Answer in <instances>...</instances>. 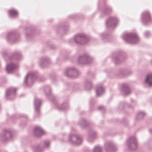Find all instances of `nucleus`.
Returning <instances> with one entry per match:
<instances>
[{"label":"nucleus","mask_w":152,"mask_h":152,"mask_svg":"<svg viewBox=\"0 0 152 152\" xmlns=\"http://www.w3.org/2000/svg\"><path fill=\"white\" fill-rule=\"evenodd\" d=\"M122 37L126 42L129 43L135 44L139 41L138 37L134 33H124Z\"/></svg>","instance_id":"obj_1"},{"label":"nucleus","mask_w":152,"mask_h":152,"mask_svg":"<svg viewBox=\"0 0 152 152\" xmlns=\"http://www.w3.org/2000/svg\"><path fill=\"white\" fill-rule=\"evenodd\" d=\"M64 74L68 77L76 78L80 75V73L76 68L72 67L66 68Z\"/></svg>","instance_id":"obj_2"},{"label":"nucleus","mask_w":152,"mask_h":152,"mask_svg":"<svg viewBox=\"0 0 152 152\" xmlns=\"http://www.w3.org/2000/svg\"><path fill=\"white\" fill-rule=\"evenodd\" d=\"M75 42L77 44L83 45L87 43L89 40V39L85 34H79L76 35L74 38Z\"/></svg>","instance_id":"obj_3"},{"label":"nucleus","mask_w":152,"mask_h":152,"mask_svg":"<svg viewBox=\"0 0 152 152\" xmlns=\"http://www.w3.org/2000/svg\"><path fill=\"white\" fill-rule=\"evenodd\" d=\"M37 73L35 72H31L28 74L25 80V83L27 86H30L36 79Z\"/></svg>","instance_id":"obj_4"},{"label":"nucleus","mask_w":152,"mask_h":152,"mask_svg":"<svg viewBox=\"0 0 152 152\" xmlns=\"http://www.w3.org/2000/svg\"><path fill=\"white\" fill-rule=\"evenodd\" d=\"M68 142L72 145H78L82 143L83 139L79 136L70 134L69 135Z\"/></svg>","instance_id":"obj_5"},{"label":"nucleus","mask_w":152,"mask_h":152,"mask_svg":"<svg viewBox=\"0 0 152 152\" xmlns=\"http://www.w3.org/2000/svg\"><path fill=\"white\" fill-rule=\"evenodd\" d=\"M127 145L129 149L132 151L135 150L137 148V142L136 138L131 137L126 141Z\"/></svg>","instance_id":"obj_6"},{"label":"nucleus","mask_w":152,"mask_h":152,"mask_svg":"<svg viewBox=\"0 0 152 152\" xmlns=\"http://www.w3.org/2000/svg\"><path fill=\"white\" fill-rule=\"evenodd\" d=\"M93 59L88 55H84L80 56L78 59L77 62L80 64H88L91 63Z\"/></svg>","instance_id":"obj_7"},{"label":"nucleus","mask_w":152,"mask_h":152,"mask_svg":"<svg viewBox=\"0 0 152 152\" xmlns=\"http://www.w3.org/2000/svg\"><path fill=\"white\" fill-rule=\"evenodd\" d=\"M19 36L17 35L14 31H11L8 33L7 37V42L10 44H13L18 40Z\"/></svg>","instance_id":"obj_8"},{"label":"nucleus","mask_w":152,"mask_h":152,"mask_svg":"<svg viewBox=\"0 0 152 152\" xmlns=\"http://www.w3.org/2000/svg\"><path fill=\"white\" fill-rule=\"evenodd\" d=\"M118 22V19L116 18L111 17L107 20L106 23L107 27L113 28L117 25Z\"/></svg>","instance_id":"obj_9"},{"label":"nucleus","mask_w":152,"mask_h":152,"mask_svg":"<svg viewBox=\"0 0 152 152\" xmlns=\"http://www.w3.org/2000/svg\"><path fill=\"white\" fill-rule=\"evenodd\" d=\"M50 63V59L46 57L41 58L39 61V66L42 68L48 67Z\"/></svg>","instance_id":"obj_10"},{"label":"nucleus","mask_w":152,"mask_h":152,"mask_svg":"<svg viewBox=\"0 0 152 152\" xmlns=\"http://www.w3.org/2000/svg\"><path fill=\"white\" fill-rule=\"evenodd\" d=\"M1 140L3 142L9 140H12V135L10 132L6 130L4 131L1 135Z\"/></svg>","instance_id":"obj_11"},{"label":"nucleus","mask_w":152,"mask_h":152,"mask_svg":"<svg viewBox=\"0 0 152 152\" xmlns=\"http://www.w3.org/2000/svg\"><path fill=\"white\" fill-rule=\"evenodd\" d=\"M106 150L107 152H114L116 148L113 143L110 141H107L104 144Z\"/></svg>","instance_id":"obj_12"},{"label":"nucleus","mask_w":152,"mask_h":152,"mask_svg":"<svg viewBox=\"0 0 152 152\" xmlns=\"http://www.w3.org/2000/svg\"><path fill=\"white\" fill-rule=\"evenodd\" d=\"M113 60L115 64H118L122 62L125 59V57L123 56L122 54L118 53L114 54Z\"/></svg>","instance_id":"obj_13"},{"label":"nucleus","mask_w":152,"mask_h":152,"mask_svg":"<svg viewBox=\"0 0 152 152\" xmlns=\"http://www.w3.org/2000/svg\"><path fill=\"white\" fill-rule=\"evenodd\" d=\"M151 20L150 13L147 11H144L142 14L141 21L144 23H146Z\"/></svg>","instance_id":"obj_14"},{"label":"nucleus","mask_w":152,"mask_h":152,"mask_svg":"<svg viewBox=\"0 0 152 152\" xmlns=\"http://www.w3.org/2000/svg\"><path fill=\"white\" fill-rule=\"evenodd\" d=\"M42 103L41 100L35 97L34 101V107L36 113H39L40 107Z\"/></svg>","instance_id":"obj_15"},{"label":"nucleus","mask_w":152,"mask_h":152,"mask_svg":"<svg viewBox=\"0 0 152 152\" xmlns=\"http://www.w3.org/2000/svg\"><path fill=\"white\" fill-rule=\"evenodd\" d=\"M102 40L104 42H108L112 40V37L106 33H102L100 35Z\"/></svg>","instance_id":"obj_16"},{"label":"nucleus","mask_w":152,"mask_h":152,"mask_svg":"<svg viewBox=\"0 0 152 152\" xmlns=\"http://www.w3.org/2000/svg\"><path fill=\"white\" fill-rule=\"evenodd\" d=\"M18 67V64L11 63L7 65L6 70L8 72L11 73L17 69Z\"/></svg>","instance_id":"obj_17"},{"label":"nucleus","mask_w":152,"mask_h":152,"mask_svg":"<svg viewBox=\"0 0 152 152\" xmlns=\"http://www.w3.org/2000/svg\"><path fill=\"white\" fill-rule=\"evenodd\" d=\"M132 72L129 70L126 69H120L118 72V74L121 77L128 76L131 74Z\"/></svg>","instance_id":"obj_18"},{"label":"nucleus","mask_w":152,"mask_h":152,"mask_svg":"<svg viewBox=\"0 0 152 152\" xmlns=\"http://www.w3.org/2000/svg\"><path fill=\"white\" fill-rule=\"evenodd\" d=\"M84 87L85 89L88 90H91L93 86L91 81L89 79H85L84 83Z\"/></svg>","instance_id":"obj_19"},{"label":"nucleus","mask_w":152,"mask_h":152,"mask_svg":"<svg viewBox=\"0 0 152 152\" xmlns=\"http://www.w3.org/2000/svg\"><path fill=\"white\" fill-rule=\"evenodd\" d=\"M96 132L94 130H91L89 133V136L87 138L88 141L90 142H93L96 138Z\"/></svg>","instance_id":"obj_20"},{"label":"nucleus","mask_w":152,"mask_h":152,"mask_svg":"<svg viewBox=\"0 0 152 152\" xmlns=\"http://www.w3.org/2000/svg\"><path fill=\"white\" fill-rule=\"evenodd\" d=\"M96 90L97 96H99L102 95L104 92V88L102 86L99 85L97 86Z\"/></svg>","instance_id":"obj_21"},{"label":"nucleus","mask_w":152,"mask_h":152,"mask_svg":"<svg viewBox=\"0 0 152 152\" xmlns=\"http://www.w3.org/2000/svg\"><path fill=\"white\" fill-rule=\"evenodd\" d=\"M34 32L33 30L31 28H28L27 32L25 33L26 38L28 40H30L33 38Z\"/></svg>","instance_id":"obj_22"},{"label":"nucleus","mask_w":152,"mask_h":152,"mask_svg":"<svg viewBox=\"0 0 152 152\" xmlns=\"http://www.w3.org/2000/svg\"><path fill=\"white\" fill-rule=\"evenodd\" d=\"M16 89L11 88L7 90L6 92V96L8 99H11L10 97L13 95L15 93Z\"/></svg>","instance_id":"obj_23"},{"label":"nucleus","mask_w":152,"mask_h":152,"mask_svg":"<svg viewBox=\"0 0 152 152\" xmlns=\"http://www.w3.org/2000/svg\"><path fill=\"white\" fill-rule=\"evenodd\" d=\"M122 90L123 93L125 95L129 94L131 93V91L128 85L124 83L122 85Z\"/></svg>","instance_id":"obj_24"},{"label":"nucleus","mask_w":152,"mask_h":152,"mask_svg":"<svg viewBox=\"0 0 152 152\" xmlns=\"http://www.w3.org/2000/svg\"><path fill=\"white\" fill-rule=\"evenodd\" d=\"M34 134L37 137H39L44 134V132L39 127H36L34 128Z\"/></svg>","instance_id":"obj_25"},{"label":"nucleus","mask_w":152,"mask_h":152,"mask_svg":"<svg viewBox=\"0 0 152 152\" xmlns=\"http://www.w3.org/2000/svg\"><path fill=\"white\" fill-rule=\"evenodd\" d=\"M145 83L150 86H152V73L148 74L145 80Z\"/></svg>","instance_id":"obj_26"},{"label":"nucleus","mask_w":152,"mask_h":152,"mask_svg":"<svg viewBox=\"0 0 152 152\" xmlns=\"http://www.w3.org/2000/svg\"><path fill=\"white\" fill-rule=\"evenodd\" d=\"M68 30V27L66 25H61L58 26V31H63L64 33L67 32Z\"/></svg>","instance_id":"obj_27"},{"label":"nucleus","mask_w":152,"mask_h":152,"mask_svg":"<svg viewBox=\"0 0 152 152\" xmlns=\"http://www.w3.org/2000/svg\"><path fill=\"white\" fill-rule=\"evenodd\" d=\"M77 124L78 125L82 128H85L87 125L86 121L83 118L80 119Z\"/></svg>","instance_id":"obj_28"},{"label":"nucleus","mask_w":152,"mask_h":152,"mask_svg":"<svg viewBox=\"0 0 152 152\" xmlns=\"http://www.w3.org/2000/svg\"><path fill=\"white\" fill-rule=\"evenodd\" d=\"M9 15L12 17H16L18 15L17 11L15 10H9Z\"/></svg>","instance_id":"obj_29"},{"label":"nucleus","mask_w":152,"mask_h":152,"mask_svg":"<svg viewBox=\"0 0 152 152\" xmlns=\"http://www.w3.org/2000/svg\"><path fill=\"white\" fill-rule=\"evenodd\" d=\"M69 107V105L67 103H64L61 105L59 106L58 108L60 110H65L67 109Z\"/></svg>","instance_id":"obj_30"},{"label":"nucleus","mask_w":152,"mask_h":152,"mask_svg":"<svg viewBox=\"0 0 152 152\" xmlns=\"http://www.w3.org/2000/svg\"><path fill=\"white\" fill-rule=\"evenodd\" d=\"M146 115L145 113L143 111L139 112L137 115V118L138 119L143 118Z\"/></svg>","instance_id":"obj_31"},{"label":"nucleus","mask_w":152,"mask_h":152,"mask_svg":"<svg viewBox=\"0 0 152 152\" xmlns=\"http://www.w3.org/2000/svg\"><path fill=\"white\" fill-rule=\"evenodd\" d=\"M42 148H40V146H34L33 147V150L34 152H42Z\"/></svg>","instance_id":"obj_32"},{"label":"nucleus","mask_w":152,"mask_h":152,"mask_svg":"<svg viewBox=\"0 0 152 152\" xmlns=\"http://www.w3.org/2000/svg\"><path fill=\"white\" fill-rule=\"evenodd\" d=\"M45 92L46 94V96H48V94L50 95L51 94V89L48 86L45 87Z\"/></svg>","instance_id":"obj_33"},{"label":"nucleus","mask_w":152,"mask_h":152,"mask_svg":"<svg viewBox=\"0 0 152 152\" xmlns=\"http://www.w3.org/2000/svg\"><path fill=\"white\" fill-rule=\"evenodd\" d=\"M21 57V54L19 52H15L14 53L13 58H16L18 60L20 59Z\"/></svg>","instance_id":"obj_34"},{"label":"nucleus","mask_w":152,"mask_h":152,"mask_svg":"<svg viewBox=\"0 0 152 152\" xmlns=\"http://www.w3.org/2000/svg\"><path fill=\"white\" fill-rule=\"evenodd\" d=\"M93 152H102V149L99 145L95 146L93 150Z\"/></svg>","instance_id":"obj_35"},{"label":"nucleus","mask_w":152,"mask_h":152,"mask_svg":"<svg viewBox=\"0 0 152 152\" xmlns=\"http://www.w3.org/2000/svg\"><path fill=\"white\" fill-rule=\"evenodd\" d=\"M45 146V147L48 148L50 145V142L48 140H46L44 141Z\"/></svg>","instance_id":"obj_36"},{"label":"nucleus","mask_w":152,"mask_h":152,"mask_svg":"<svg viewBox=\"0 0 152 152\" xmlns=\"http://www.w3.org/2000/svg\"><path fill=\"white\" fill-rule=\"evenodd\" d=\"M112 10L110 8L108 7L105 10V13L106 14L109 13L111 12Z\"/></svg>","instance_id":"obj_37"},{"label":"nucleus","mask_w":152,"mask_h":152,"mask_svg":"<svg viewBox=\"0 0 152 152\" xmlns=\"http://www.w3.org/2000/svg\"><path fill=\"white\" fill-rule=\"evenodd\" d=\"M145 36L146 37H148L150 35V33L148 31H145L144 34Z\"/></svg>","instance_id":"obj_38"},{"label":"nucleus","mask_w":152,"mask_h":152,"mask_svg":"<svg viewBox=\"0 0 152 152\" xmlns=\"http://www.w3.org/2000/svg\"><path fill=\"white\" fill-rule=\"evenodd\" d=\"M51 80L52 82L53 83H55V81L57 80L56 78L55 77H51Z\"/></svg>","instance_id":"obj_39"},{"label":"nucleus","mask_w":152,"mask_h":152,"mask_svg":"<svg viewBox=\"0 0 152 152\" xmlns=\"http://www.w3.org/2000/svg\"><path fill=\"white\" fill-rule=\"evenodd\" d=\"M98 109L99 110H104V108L103 106H100L99 107Z\"/></svg>","instance_id":"obj_40"},{"label":"nucleus","mask_w":152,"mask_h":152,"mask_svg":"<svg viewBox=\"0 0 152 152\" xmlns=\"http://www.w3.org/2000/svg\"><path fill=\"white\" fill-rule=\"evenodd\" d=\"M47 97H48V98L50 99H51V98H53H53H54V97H53V96L51 95V94H50V95H49V94H48V96Z\"/></svg>","instance_id":"obj_41"},{"label":"nucleus","mask_w":152,"mask_h":152,"mask_svg":"<svg viewBox=\"0 0 152 152\" xmlns=\"http://www.w3.org/2000/svg\"><path fill=\"white\" fill-rule=\"evenodd\" d=\"M7 53L6 51H4L2 53V55L3 56H4L7 55Z\"/></svg>","instance_id":"obj_42"},{"label":"nucleus","mask_w":152,"mask_h":152,"mask_svg":"<svg viewBox=\"0 0 152 152\" xmlns=\"http://www.w3.org/2000/svg\"><path fill=\"white\" fill-rule=\"evenodd\" d=\"M149 132L151 134H152V128L150 129Z\"/></svg>","instance_id":"obj_43"},{"label":"nucleus","mask_w":152,"mask_h":152,"mask_svg":"<svg viewBox=\"0 0 152 152\" xmlns=\"http://www.w3.org/2000/svg\"><path fill=\"white\" fill-rule=\"evenodd\" d=\"M45 77H43L42 80L41 79H40V80L41 81H44L45 80Z\"/></svg>","instance_id":"obj_44"},{"label":"nucleus","mask_w":152,"mask_h":152,"mask_svg":"<svg viewBox=\"0 0 152 152\" xmlns=\"http://www.w3.org/2000/svg\"><path fill=\"white\" fill-rule=\"evenodd\" d=\"M122 104H121L120 105V106L122 107Z\"/></svg>","instance_id":"obj_45"},{"label":"nucleus","mask_w":152,"mask_h":152,"mask_svg":"<svg viewBox=\"0 0 152 152\" xmlns=\"http://www.w3.org/2000/svg\"><path fill=\"white\" fill-rule=\"evenodd\" d=\"M24 117H27V116H26V115H25V116H24Z\"/></svg>","instance_id":"obj_46"},{"label":"nucleus","mask_w":152,"mask_h":152,"mask_svg":"<svg viewBox=\"0 0 152 152\" xmlns=\"http://www.w3.org/2000/svg\"><path fill=\"white\" fill-rule=\"evenodd\" d=\"M54 100V99H52V100Z\"/></svg>","instance_id":"obj_47"}]
</instances>
